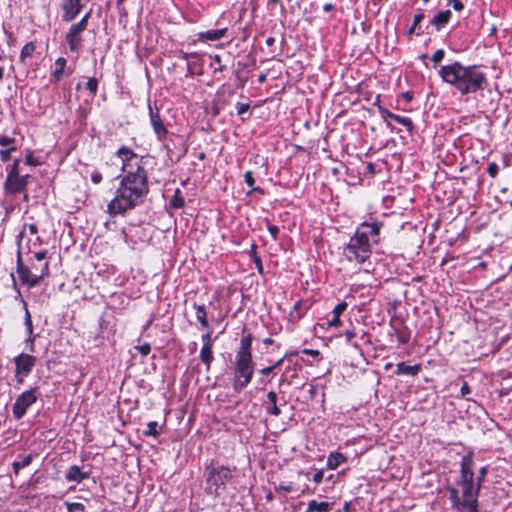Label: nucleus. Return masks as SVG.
Returning a JSON list of instances; mask_svg holds the SVG:
<instances>
[{
    "label": "nucleus",
    "instance_id": "f257e3e1",
    "mask_svg": "<svg viewBox=\"0 0 512 512\" xmlns=\"http://www.w3.org/2000/svg\"><path fill=\"white\" fill-rule=\"evenodd\" d=\"M116 155L122 162V175L118 176L119 183L114 197L107 205V213L111 216L124 214L140 206L149 193L144 157L126 146L120 147Z\"/></svg>",
    "mask_w": 512,
    "mask_h": 512
},
{
    "label": "nucleus",
    "instance_id": "f03ea898",
    "mask_svg": "<svg viewBox=\"0 0 512 512\" xmlns=\"http://www.w3.org/2000/svg\"><path fill=\"white\" fill-rule=\"evenodd\" d=\"M474 467L473 454L469 452L461 459L456 486L447 488L451 506L456 512H480L478 496L481 486L475 481Z\"/></svg>",
    "mask_w": 512,
    "mask_h": 512
},
{
    "label": "nucleus",
    "instance_id": "7ed1b4c3",
    "mask_svg": "<svg viewBox=\"0 0 512 512\" xmlns=\"http://www.w3.org/2000/svg\"><path fill=\"white\" fill-rule=\"evenodd\" d=\"M438 73L445 83L453 86L462 95L482 90L487 83L485 73L476 65L464 66L458 61L441 66Z\"/></svg>",
    "mask_w": 512,
    "mask_h": 512
},
{
    "label": "nucleus",
    "instance_id": "20e7f679",
    "mask_svg": "<svg viewBox=\"0 0 512 512\" xmlns=\"http://www.w3.org/2000/svg\"><path fill=\"white\" fill-rule=\"evenodd\" d=\"M381 222H363L360 224L349 243L344 248V255L352 262L364 263L371 255L372 244L379 242Z\"/></svg>",
    "mask_w": 512,
    "mask_h": 512
},
{
    "label": "nucleus",
    "instance_id": "39448f33",
    "mask_svg": "<svg viewBox=\"0 0 512 512\" xmlns=\"http://www.w3.org/2000/svg\"><path fill=\"white\" fill-rule=\"evenodd\" d=\"M254 372V363L252 356L236 355L235 362V379L233 388L235 391L240 392L251 381Z\"/></svg>",
    "mask_w": 512,
    "mask_h": 512
},
{
    "label": "nucleus",
    "instance_id": "423d86ee",
    "mask_svg": "<svg viewBox=\"0 0 512 512\" xmlns=\"http://www.w3.org/2000/svg\"><path fill=\"white\" fill-rule=\"evenodd\" d=\"M232 478L231 470L228 467L221 466L209 468L206 478V491L211 495H219L220 489H224L226 483Z\"/></svg>",
    "mask_w": 512,
    "mask_h": 512
},
{
    "label": "nucleus",
    "instance_id": "0eeeda50",
    "mask_svg": "<svg viewBox=\"0 0 512 512\" xmlns=\"http://www.w3.org/2000/svg\"><path fill=\"white\" fill-rule=\"evenodd\" d=\"M92 10H89L84 16L80 19L79 22L72 24L65 35V41L69 46V50L71 52H78L82 47V35L84 31L87 29L88 21L91 17Z\"/></svg>",
    "mask_w": 512,
    "mask_h": 512
},
{
    "label": "nucleus",
    "instance_id": "6e6552de",
    "mask_svg": "<svg viewBox=\"0 0 512 512\" xmlns=\"http://www.w3.org/2000/svg\"><path fill=\"white\" fill-rule=\"evenodd\" d=\"M49 273V262L45 261L41 266L40 273H32L22 262L20 252L17 255V274L22 284L35 287Z\"/></svg>",
    "mask_w": 512,
    "mask_h": 512
},
{
    "label": "nucleus",
    "instance_id": "1a4fd4ad",
    "mask_svg": "<svg viewBox=\"0 0 512 512\" xmlns=\"http://www.w3.org/2000/svg\"><path fill=\"white\" fill-rule=\"evenodd\" d=\"M37 359L35 356L21 353L14 358L15 363V379L18 384H22L25 378L32 372Z\"/></svg>",
    "mask_w": 512,
    "mask_h": 512
},
{
    "label": "nucleus",
    "instance_id": "9d476101",
    "mask_svg": "<svg viewBox=\"0 0 512 512\" xmlns=\"http://www.w3.org/2000/svg\"><path fill=\"white\" fill-rule=\"evenodd\" d=\"M37 388H31L22 392L15 400L12 407L13 416L20 420L26 414L28 408L37 401Z\"/></svg>",
    "mask_w": 512,
    "mask_h": 512
},
{
    "label": "nucleus",
    "instance_id": "9b49d317",
    "mask_svg": "<svg viewBox=\"0 0 512 512\" xmlns=\"http://www.w3.org/2000/svg\"><path fill=\"white\" fill-rule=\"evenodd\" d=\"M89 0H62L60 8L62 10V20L69 23L76 19L82 8Z\"/></svg>",
    "mask_w": 512,
    "mask_h": 512
},
{
    "label": "nucleus",
    "instance_id": "f8f14e48",
    "mask_svg": "<svg viewBox=\"0 0 512 512\" xmlns=\"http://www.w3.org/2000/svg\"><path fill=\"white\" fill-rule=\"evenodd\" d=\"M3 189L6 195H16L26 191L25 183L20 179V175H7Z\"/></svg>",
    "mask_w": 512,
    "mask_h": 512
},
{
    "label": "nucleus",
    "instance_id": "ddd939ff",
    "mask_svg": "<svg viewBox=\"0 0 512 512\" xmlns=\"http://www.w3.org/2000/svg\"><path fill=\"white\" fill-rule=\"evenodd\" d=\"M149 114H150V123L153 127L155 134L159 140H163L167 135V129L164 126L162 119L159 115V111L156 108L155 110L149 106Z\"/></svg>",
    "mask_w": 512,
    "mask_h": 512
},
{
    "label": "nucleus",
    "instance_id": "4468645a",
    "mask_svg": "<svg viewBox=\"0 0 512 512\" xmlns=\"http://www.w3.org/2000/svg\"><path fill=\"white\" fill-rule=\"evenodd\" d=\"M89 476H90L89 472L82 471L79 466L73 465V466L69 467L65 478L68 482L80 483L83 480L88 479Z\"/></svg>",
    "mask_w": 512,
    "mask_h": 512
},
{
    "label": "nucleus",
    "instance_id": "2eb2a0df",
    "mask_svg": "<svg viewBox=\"0 0 512 512\" xmlns=\"http://www.w3.org/2000/svg\"><path fill=\"white\" fill-rule=\"evenodd\" d=\"M451 11L443 10L433 17L430 24L435 27L437 31H440L451 19Z\"/></svg>",
    "mask_w": 512,
    "mask_h": 512
},
{
    "label": "nucleus",
    "instance_id": "dca6fc26",
    "mask_svg": "<svg viewBox=\"0 0 512 512\" xmlns=\"http://www.w3.org/2000/svg\"><path fill=\"white\" fill-rule=\"evenodd\" d=\"M24 308H25L24 324H25L26 331H27V334H28V338H27L26 341L31 344L30 350L33 351L34 350V341H35L36 335L33 334L32 318H31V314H30V312H29V310L27 308L26 303H24Z\"/></svg>",
    "mask_w": 512,
    "mask_h": 512
},
{
    "label": "nucleus",
    "instance_id": "f3484780",
    "mask_svg": "<svg viewBox=\"0 0 512 512\" xmlns=\"http://www.w3.org/2000/svg\"><path fill=\"white\" fill-rule=\"evenodd\" d=\"M277 394L274 391H269L267 394V402L265 404H269L266 406V412L273 416H279L281 414V410L277 405Z\"/></svg>",
    "mask_w": 512,
    "mask_h": 512
},
{
    "label": "nucleus",
    "instance_id": "a211bd4d",
    "mask_svg": "<svg viewBox=\"0 0 512 512\" xmlns=\"http://www.w3.org/2000/svg\"><path fill=\"white\" fill-rule=\"evenodd\" d=\"M420 369V365H407L404 362H400L397 364L396 374L416 376Z\"/></svg>",
    "mask_w": 512,
    "mask_h": 512
},
{
    "label": "nucleus",
    "instance_id": "6ab92c4d",
    "mask_svg": "<svg viewBox=\"0 0 512 512\" xmlns=\"http://www.w3.org/2000/svg\"><path fill=\"white\" fill-rule=\"evenodd\" d=\"M35 49H36V46L33 42H28L26 43L22 49H21V52H20V61L25 64V65H28L30 64V59L32 58L34 52H35Z\"/></svg>",
    "mask_w": 512,
    "mask_h": 512
},
{
    "label": "nucleus",
    "instance_id": "aec40b11",
    "mask_svg": "<svg viewBox=\"0 0 512 512\" xmlns=\"http://www.w3.org/2000/svg\"><path fill=\"white\" fill-rule=\"evenodd\" d=\"M252 334L248 333L240 341V347L236 355L252 356L251 354Z\"/></svg>",
    "mask_w": 512,
    "mask_h": 512
},
{
    "label": "nucleus",
    "instance_id": "412c9836",
    "mask_svg": "<svg viewBox=\"0 0 512 512\" xmlns=\"http://www.w3.org/2000/svg\"><path fill=\"white\" fill-rule=\"evenodd\" d=\"M227 29H215L203 32L200 34V39L208 40V41H217L220 40L226 34Z\"/></svg>",
    "mask_w": 512,
    "mask_h": 512
},
{
    "label": "nucleus",
    "instance_id": "4be33fe9",
    "mask_svg": "<svg viewBox=\"0 0 512 512\" xmlns=\"http://www.w3.org/2000/svg\"><path fill=\"white\" fill-rule=\"evenodd\" d=\"M196 310V318L203 327H208L207 311L204 304H193Z\"/></svg>",
    "mask_w": 512,
    "mask_h": 512
},
{
    "label": "nucleus",
    "instance_id": "5701e85b",
    "mask_svg": "<svg viewBox=\"0 0 512 512\" xmlns=\"http://www.w3.org/2000/svg\"><path fill=\"white\" fill-rule=\"evenodd\" d=\"M346 460L345 456L342 453H331L327 458V466L328 468L334 470Z\"/></svg>",
    "mask_w": 512,
    "mask_h": 512
},
{
    "label": "nucleus",
    "instance_id": "b1692460",
    "mask_svg": "<svg viewBox=\"0 0 512 512\" xmlns=\"http://www.w3.org/2000/svg\"><path fill=\"white\" fill-rule=\"evenodd\" d=\"M200 358L202 362L206 365L207 370L210 369V365L213 361V352L212 346L203 345L200 351Z\"/></svg>",
    "mask_w": 512,
    "mask_h": 512
},
{
    "label": "nucleus",
    "instance_id": "393cba45",
    "mask_svg": "<svg viewBox=\"0 0 512 512\" xmlns=\"http://www.w3.org/2000/svg\"><path fill=\"white\" fill-rule=\"evenodd\" d=\"M66 63H67V61L63 57H59L56 59V61H55L56 69L53 72V78H54L55 82H58L61 80V78L64 74Z\"/></svg>",
    "mask_w": 512,
    "mask_h": 512
},
{
    "label": "nucleus",
    "instance_id": "a878e982",
    "mask_svg": "<svg viewBox=\"0 0 512 512\" xmlns=\"http://www.w3.org/2000/svg\"><path fill=\"white\" fill-rule=\"evenodd\" d=\"M34 458L33 454H28L21 458L20 460H16L13 462V472L17 475L21 468L27 467L31 464L32 460Z\"/></svg>",
    "mask_w": 512,
    "mask_h": 512
},
{
    "label": "nucleus",
    "instance_id": "bb28decb",
    "mask_svg": "<svg viewBox=\"0 0 512 512\" xmlns=\"http://www.w3.org/2000/svg\"><path fill=\"white\" fill-rule=\"evenodd\" d=\"M308 504L314 512H329L331 509V504L328 502H317L316 500H311Z\"/></svg>",
    "mask_w": 512,
    "mask_h": 512
},
{
    "label": "nucleus",
    "instance_id": "cd10ccee",
    "mask_svg": "<svg viewBox=\"0 0 512 512\" xmlns=\"http://www.w3.org/2000/svg\"><path fill=\"white\" fill-rule=\"evenodd\" d=\"M0 145L5 148L13 147L14 149H17L18 140L14 137H9L7 135L0 134Z\"/></svg>",
    "mask_w": 512,
    "mask_h": 512
},
{
    "label": "nucleus",
    "instance_id": "c85d7f7f",
    "mask_svg": "<svg viewBox=\"0 0 512 512\" xmlns=\"http://www.w3.org/2000/svg\"><path fill=\"white\" fill-rule=\"evenodd\" d=\"M244 181L250 187V191L248 192V194H250L251 192H254V191H258L260 193H263L262 189H260L259 187H255L254 186L255 179H254L253 173L251 171H247L244 174Z\"/></svg>",
    "mask_w": 512,
    "mask_h": 512
},
{
    "label": "nucleus",
    "instance_id": "c756f323",
    "mask_svg": "<svg viewBox=\"0 0 512 512\" xmlns=\"http://www.w3.org/2000/svg\"><path fill=\"white\" fill-rule=\"evenodd\" d=\"M395 122H397L398 124L403 125L407 129V131H408V133L410 135L413 133L414 125H413V123H412L410 118L397 115L396 118H395Z\"/></svg>",
    "mask_w": 512,
    "mask_h": 512
},
{
    "label": "nucleus",
    "instance_id": "7c9ffc66",
    "mask_svg": "<svg viewBox=\"0 0 512 512\" xmlns=\"http://www.w3.org/2000/svg\"><path fill=\"white\" fill-rule=\"evenodd\" d=\"M184 198L183 196L181 195V192L179 189H177L175 191V194L174 196L172 197L171 201H170V205L173 207V208H182L184 206Z\"/></svg>",
    "mask_w": 512,
    "mask_h": 512
},
{
    "label": "nucleus",
    "instance_id": "2f4dec72",
    "mask_svg": "<svg viewBox=\"0 0 512 512\" xmlns=\"http://www.w3.org/2000/svg\"><path fill=\"white\" fill-rule=\"evenodd\" d=\"M424 19V13L422 10H419V12L417 14L414 15V18H413V23L411 25V27L408 29V34L409 35H412L415 33L416 31V28L418 26V24Z\"/></svg>",
    "mask_w": 512,
    "mask_h": 512
},
{
    "label": "nucleus",
    "instance_id": "473e14b6",
    "mask_svg": "<svg viewBox=\"0 0 512 512\" xmlns=\"http://www.w3.org/2000/svg\"><path fill=\"white\" fill-rule=\"evenodd\" d=\"M157 426H158V424H157L156 421H150L147 424V430L144 431V435L152 436V437H157L159 435L158 430H157Z\"/></svg>",
    "mask_w": 512,
    "mask_h": 512
},
{
    "label": "nucleus",
    "instance_id": "72a5a7b5",
    "mask_svg": "<svg viewBox=\"0 0 512 512\" xmlns=\"http://www.w3.org/2000/svg\"><path fill=\"white\" fill-rule=\"evenodd\" d=\"M86 88L90 91L92 96H95L96 93H97V89H98V81H97V79L94 78V77L89 78L87 83H86Z\"/></svg>",
    "mask_w": 512,
    "mask_h": 512
},
{
    "label": "nucleus",
    "instance_id": "f704fd0d",
    "mask_svg": "<svg viewBox=\"0 0 512 512\" xmlns=\"http://www.w3.org/2000/svg\"><path fill=\"white\" fill-rule=\"evenodd\" d=\"M488 473V466H483L479 469L477 476L475 477V481L482 487V484L485 480V477Z\"/></svg>",
    "mask_w": 512,
    "mask_h": 512
},
{
    "label": "nucleus",
    "instance_id": "c9c22d12",
    "mask_svg": "<svg viewBox=\"0 0 512 512\" xmlns=\"http://www.w3.org/2000/svg\"><path fill=\"white\" fill-rule=\"evenodd\" d=\"M68 512H84L85 507L82 503H66Z\"/></svg>",
    "mask_w": 512,
    "mask_h": 512
},
{
    "label": "nucleus",
    "instance_id": "e433bc0d",
    "mask_svg": "<svg viewBox=\"0 0 512 512\" xmlns=\"http://www.w3.org/2000/svg\"><path fill=\"white\" fill-rule=\"evenodd\" d=\"M17 149H14L13 147L5 148L0 150V159L3 162H7L11 159V153L16 151Z\"/></svg>",
    "mask_w": 512,
    "mask_h": 512
},
{
    "label": "nucleus",
    "instance_id": "4c0bfd02",
    "mask_svg": "<svg viewBox=\"0 0 512 512\" xmlns=\"http://www.w3.org/2000/svg\"><path fill=\"white\" fill-rule=\"evenodd\" d=\"M444 55H445V52L443 49H438L436 50L432 57H431V60L435 63V64H438L439 62L442 61V59L444 58Z\"/></svg>",
    "mask_w": 512,
    "mask_h": 512
},
{
    "label": "nucleus",
    "instance_id": "58836bf2",
    "mask_svg": "<svg viewBox=\"0 0 512 512\" xmlns=\"http://www.w3.org/2000/svg\"><path fill=\"white\" fill-rule=\"evenodd\" d=\"M344 336L346 338L347 343L353 345L355 348L359 347L357 343L352 342L353 338L356 336V333L354 330H346L344 332Z\"/></svg>",
    "mask_w": 512,
    "mask_h": 512
},
{
    "label": "nucleus",
    "instance_id": "ea45409f",
    "mask_svg": "<svg viewBox=\"0 0 512 512\" xmlns=\"http://www.w3.org/2000/svg\"><path fill=\"white\" fill-rule=\"evenodd\" d=\"M347 303L346 302H340L337 304L333 309V314L340 317V315L346 310Z\"/></svg>",
    "mask_w": 512,
    "mask_h": 512
},
{
    "label": "nucleus",
    "instance_id": "a19ab883",
    "mask_svg": "<svg viewBox=\"0 0 512 512\" xmlns=\"http://www.w3.org/2000/svg\"><path fill=\"white\" fill-rule=\"evenodd\" d=\"M396 335L400 344H406L409 341V333L407 331H398Z\"/></svg>",
    "mask_w": 512,
    "mask_h": 512
},
{
    "label": "nucleus",
    "instance_id": "79ce46f5",
    "mask_svg": "<svg viewBox=\"0 0 512 512\" xmlns=\"http://www.w3.org/2000/svg\"><path fill=\"white\" fill-rule=\"evenodd\" d=\"M25 163L30 166H37L40 162L34 157L32 152H28L25 157Z\"/></svg>",
    "mask_w": 512,
    "mask_h": 512
},
{
    "label": "nucleus",
    "instance_id": "37998d69",
    "mask_svg": "<svg viewBox=\"0 0 512 512\" xmlns=\"http://www.w3.org/2000/svg\"><path fill=\"white\" fill-rule=\"evenodd\" d=\"M380 114L384 120L391 119V120L395 121V118L397 116V114H394V113L390 112L388 109L382 108V107H380Z\"/></svg>",
    "mask_w": 512,
    "mask_h": 512
},
{
    "label": "nucleus",
    "instance_id": "c03bdc74",
    "mask_svg": "<svg viewBox=\"0 0 512 512\" xmlns=\"http://www.w3.org/2000/svg\"><path fill=\"white\" fill-rule=\"evenodd\" d=\"M499 171V167L495 162H491L487 167V172L491 177H496Z\"/></svg>",
    "mask_w": 512,
    "mask_h": 512
},
{
    "label": "nucleus",
    "instance_id": "a18cd8bd",
    "mask_svg": "<svg viewBox=\"0 0 512 512\" xmlns=\"http://www.w3.org/2000/svg\"><path fill=\"white\" fill-rule=\"evenodd\" d=\"M250 108V104L249 103H237L236 104V109H237V114L238 115H243L244 113H246Z\"/></svg>",
    "mask_w": 512,
    "mask_h": 512
},
{
    "label": "nucleus",
    "instance_id": "49530a36",
    "mask_svg": "<svg viewBox=\"0 0 512 512\" xmlns=\"http://www.w3.org/2000/svg\"><path fill=\"white\" fill-rule=\"evenodd\" d=\"M19 165H20V159H15L11 166V169L9 170L7 175H20Z\"/></svg>",
    "mask_w": 512,
    "mask_h": 512
},
{
    "label": "nucleus",
    "instance_id": "de8ad7c7",
    "mask_svg": "<svg viewBox=\"0 0 512 512\" xmlns=\"http://www.w3.org/2000/svg\"><path fill=\"white\" fill-rule=\"evenodd\" d=\"M136 349L142 354V356H147L151 352V346L148 343H144L140 346H137Z\"/></svg>",
    "mask_w": 512,
    "mask_h": 512
},
{
    "label": "nucleus",
    "instance_id": "09e8293b",
    "mask_svg": "<svg viewBox=\"0 0 512 512\" xmlns=\"http://www.w3.org/2000/svg\"><path fill=\"white\" fill-rule=\"evenodd\" d=\"M448 5H451L456 11H461L464 8V5L460 0H448Z\"/></svg>",
    "mask_w": 512,
    "mask_h": 512
},
{
    "label": "nucleus",
    "instance_id": "8fccbe9b",
    "mask_svg": "<svg viewBox=\"0 0 512 512\" xmlns=\"http://www.w3.org/2000/svg\"><path fill=\"white\" fill-rule=\"evenodd\" d=\"M91 181L94 184H99L102 181V174L98 170H94L91 173Z\"/></svg>",
    "mask_w": 512,
    "mask_h": 512
},
{
    "label": "nucleus",
    "instance_id": "3c124183",
    "mask_svg": "<svg viewBox=\"0 0 512 512\" xmlns=\"http://www.w3.org/2000/svg\"><path fill=\"white\" fill-rule=\"evenodd\" d=\"M324 478V472L323 470H318L314 476H313V481L316 483V484H320L322 482Z\"/></svg>",
    "mask_w": 512,
    "mask_h": 512
},
{
    "label": "nucleus",
    "instance_id": "603ef678",
    "mask_svg": "<svg viewBox=\"0 0 512 512\" xmlns=\"http://www.w3.org/2000/svg\"><path fill=\"white\" fill-rule=\"evenodd\" d=\"M341 324L340 317L333 314V317L331 320L328 321V325L330 327H338Z\"/></svg>",
    "mask_w": 512,
    "mask_h": 512
},
{
    "label": "nucleus",
    "instance_id": "864d4df0",
    "mask_svg": "<svg viewBox=\"0 0 512 512\" xmlns=\"http://www.w3.org/2000/svg\"><path fill=\"white\" fill-rule=\"evenodd\" d=\"M268 231L271 234V236L273 237V239L276 240L277 237H278L279 228L277 226H275V225H270L268 227Z\"/></svg>",
    "mask_w": 512,
    "mask_h": 512
},
{
    "label": "nucleus",
    "instance_id": "5fc2aeb1",
    "mask_svg": "<svg viewBox=\"0 0 512 512\" xmlns=\"http://www.w3.org/2000/svg\"><path fill=\"white\" fill-rule=\"evenodd\" d=\"M460 392L462 397H465L466 395L470 394L471 389L467 382H463Z\"/></svg>",
    "mask_w": 512,
    "mask_h": 512
},
{
    "label": "nucleus",
    "instance_id": "6e6d98bb",
    "mask_svg": "<svg viewBox=\"0 0 512 512\" xmlns=\"http://www.w3.org/2000/svg\"><path fill=\"white\" fill-rule=\"evenodd\" d=\"M202 341H203V345L212 346L211 332L210 331H208V332H206L205 334L202 335Z\"/></svg>",
    "mask_w": 512,
    "mask_h": 512
},
{
    "label": "nucleus",
    "instance_id": "4d7b16f0",
    "mask_svg": "<svg viewBox=\"0 0 512 512\" xmlns=\"http://www.w3.org/2000/svg\"><path fill=\"white\" fill-rule=\"evenodd\" d=\"M47 254H48V252L46 250L39 251L35 254V258L37 261H40V262L44 261L47 258Z\"/></svg>",
    "mask_w": 512,
    "mask_h": 512
},
{
    "label": "nucleus",
    "instance_id": "13d9d810",
    "mask_svg": "<svg viewBox=\"0 0 512 512\" xmlns=\"http://www.w3.org/2000/svg\"><path fill=\"white\" fill-rule=\"evenodd\" d=\"M302 353L312 357H317L320 354L318 350L314 349H303Z\"/></svg>",
    "mask_w": 512,
    "mask_h": 512
},
{
    "label": "nucleus",
    "instance_id": "bf43d9fd",
    "mask_svg": "<svg viewBox=\"0 0 512 512\" xmlns=\"http://www.w3.org/2000/svg\"><path fill=\"white\" fill-rule=\"evenodd\" d=\"M274 370V367L270 366V367H265L263 369L260 370V373L262 375H268L270 374L272 371Z\"/></svg>",
    "mask_w": 512,
    "mask_h": 512
},
{
    "label": "nucleus",
    "instance_id": "052dcab7",
    "mask_svg": "<svg viewBox=\"0 0 512 512\" xmlns=\"http://www.w3.org/2000/svg\"><path fill=\"white\" fill-rule=\"evenodd\" d=\"M279 489L283 490L285 492H291L292 491V486L291 485H280Z\"/></svg>",
    "mask_w": 512,
    "mask_h": 512
},
{
    "label": "nucleus",
    "instance_id": "680f3d73",
    "mask_svg": "<svg viewBox=\"0 0 512 512\" xmlns=\"http://www.w3.org/2000/svg\"><path fill=\"white\" fill-rule=\"evenodd\" d=\"M20 179H22L25 183V188L27 187L28 185V182H29V179H30V175L29 174H26V175H20Z\"/></svg>",
    "mask_w": 512,
    "mask_h": 512
},
{
    "label": "nucleus",
    "instance_id": "e2e57ef3",
    "mask_svg": "<svg viewBox=\"0 0 512 512\" xmlns=\"http://www.w3.org/2000/svg\"><path fill=\"white\" fill-rule=\"evenodd\" d=\"M333 7H334L333 4L327 3V4L324 5L323 10L325 12H330V11H332Z\"/></svg>",
    "mask_w": 512,
    "mask_h": 512
},
{
    "label": "nucleus",
    "instance_id": "0e129e2a",
    "mask_svg": "<svg viewBox=\"0 0 512 512\" xmlns=\"http://www.w3.org/2000/svg\"><path fill=\"white\" fill-rule=\"evenodd\" d=\"M180 54H181V57L185 60H188L189 59V56L190 54L186 53V52H183V51H180Z\"/></svg>",
    "mask_w": 512,
    "mask_h": 512
},
{
    "label": "nucleus",
    "instance_id": "69168bd1",
    "mask_svg": "<svg viewBox=\"0 0 512 512\" xmlns=\"http://www.w3.org/2000/svg\"><path fill=\"white\" fill-rule=\"evenodd\" d=\"M263 342H264V344H266V345H270V344H272V343H273V339H272V338H265V339L263 340Z\"/></svg>",
    "mask_w": 512,
    "mask_h": 512
},
{
    "label": "nucleus",
    "instance_id": "338daca9",
    "mask_svg": "<svg viewBox=\"0 0 512 512\" xmlns=\"http://www.w3.org/2000/svg\"><path fill=\"white\" fill-rule=\"evenodd\" d=\"M265 80H266V75H265V74H261V75L259 76L258 81H259L260 83H263Z\"/></svg>",
    "mask_w": 512,
    "mask_h": 512
},
{
    "label": "nucleus",
    "instance_id": "774afa93",
    "mask_svg": "<svg viewBox=\"0 0 512 512\" xmlns=\"http://www.w3.org/2000/svg\"><path fill=\"white\" fill-rule=\"evenodd\" d=\"M32 268L35 270V273H40V269H41V267H39V265H35V264H33V265H32Z\"/></svg>",
    "mask_w": 512,
    "mask_h": 512
}]
</instances>
